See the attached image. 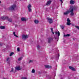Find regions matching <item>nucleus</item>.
I'll use <instances>...</instances> for the list:
<instances>
[{
	"mask_svg": "<svg viewBox=\"0 0 79 79\" xmlns=\"http://www.w3.org/2000/svg\"><path fill=\"white\" fill-rule=\"evenodd\" d=\"M74 9V7L73 6H70V8L69 9V11H67L66 12H64V15H68V14L70 12V15L73 16V15H74V12H73V11Z\"/></svg>",
	"mask_w": 79,
	"mask_h": 79,
	"instance_id": "f257e3e1",
	"label": "nucleus"
},
{
	"mask_svg": "<svg viewBox=\"0 0 79 79\" xmlns=\"http://www.w3.org/2000/svg\"><path fill=\"white\" fill-rule=\"evenodd\" d=\"M16 8V5H14L12 6H11V7L9 8L10 10H14Z\"/></svg>",
	"mask_w": 79,
	"mask_h": 79,
	"instance_id": "f03ea898",
	"label": "nucleus"
},
{
	"mask_svg": "<svg viewBox=\"0 0 79 79\" xmlns=\"http://www.w3.org/2000/svg\"><path fill=\"white\" fill-rule=\"evenodd\" d=\"M28 8V11L29 12H31L32 11V10H31V8L32 6L30 4H29L28 6H27Z\"/></svg>",
	"mask_w": 79,
	"mask_h": 79,
	"instance_id": "7ed1b4c3",
	"label": "nucleus"
},
{
	"mask_svg": "<svg viewBox=\"0 0 79 79\" xmlns=\"http://www.w3.org/2000/svg\"><path fill=\"white\" fill-rule=\"evenodd\" d=\"M22 37L23 40H26L27 38V36L26 35H22Z\"/></svg>",
	"mask_w": 79,
	"mask_h": 79,
	"instance_id": "20e7f679",
	"label": "nucleus"
},
{
	"mask_svg": "<svg viewBox=\"0 0 79 79\" xmlns=\"http://www.w3.org/2000/svg\"><path fill=\"white\" fill-rule=\"evenodd\" d=\"M47 19L49 21V23H50V24H51V23H53V21H52V19L48 17V18H47Z\"/></svg>",
	"mask_w": 79,
	"mask_h": 79,
	"instance_id": "39448f33",
	"label": "nucleus"
},
{
	"mask_svg": "<svg viewBox=\"0 0 79 79\" xmlns=\"http://www.w3.org/2000/svg\"><path fill=\"white\" fill-rule=\"evenodd\" d=\"M1 18L2 20H5V19H8V17L3 16V17H1Z\"/></svg>",
	"mask_w": 79,
	"mask_h": 79,
	"instance_id": "423d86ee",
	"label": "nucleus"
},
{
	"mask_svg": "<svg viewBox=\"0 0 79 79\" xmlns=\"http://www.w3.org/2000/svg\"><path fill=\"white\" fill-rule=\"evenodd\" d=\"M53 40V39L52 38H49L48 39V43H50L51 42H52Z\"/></svg>",
	"mask_w": 79,
	"mask_h": 79,
	"instance_id": "0eeeda50",
	"label": "nucleus"
},
{
	"mask_svg": "<svg viewBox=\"0 0 79 79\" xmlns=\"http://www.w3.org/2000/svg\"><path fill=\"white\" fill-rule=\"evenodd\" d=\"M60 57V54H57L56 55V60H58L59 57Z\"/></svg>",
	"mask_w": 79,
	"mask_h": 79,
	"instance_id": "6e6552de",
	"label": "nucleus"
},
{
	"mask_svg": "<svg viewBox=\"0 0 79 79\" xmlns=\"http://www.w3.org/2000/svg\"><path fill=\"white\" fill-rule=\"evenodd\" d=\"M69 69H71V70H72V71H76V69H75L73 67L69 66Z\"/></svg>",
	"mask_w": 79,
	"mask_h": 79,
	"instance_id": "1a4fd4ad",
	"label": "nucleus"
},
{
	"mask_svg": "<svg viewBox=\"0 0 79 79\" xmlns=\"http://www.w3.org/2000/svg\"><path fill=\"white\" fill-rule=\"evenodd\" d=\"M51 3H52L51 1H48L47 2V3H46V5L49 6L50 4H51Z\"/></svg>",
	"mask_w": 79,
	"mask_h": 79,
	"instance_id": "9d476101",
	"label": "nucleus"
},
{
	"mask_svg": "<svg viewBox=\"0 0 79 79\" xmlns=\"http://www.w3.org/2000/svg\"><path fill=\"white\" fill-rule=\"evenodd\" d=\"M21 19L22 21H27V19L25 18H22Z\"/></svg>",
	"mask_w": 79,
	"mask_h": 79,
	"instance_id": "9b49d317",
	"label": "nucleus"
},
{
	"mask_svg": "<svg viewBox=\"0 0 79 79\" xmlns=\"http://www.w3.org/2000/svg\"><path fill=\"white\" fill-rule=\"evenodd\" d=\"M15 70H17V71H19V70H21V69L19 67H16L15 68Z\"/></svg>",
	"mask_w": 79,
	"mask_h": 79,
	"instance_id": "f8f14e48",
	"label": "nucleus"
},
{
	"mask_svg": "<svg viewBox=\"0 0 79 79\" xmlns=\"http://www.w3.org/2000/svg\"><path fill=\"white\" fill-rule=\"evenodd\" d=\"M6 61H7L8 63H10V58L8 57L7 58Z\"/></svg>",
	"mask_w": 79,
	"mask_h": 79,
	"instance_id": "ddd939ff",
	"label": "nucleus"
},
{
	"mask_svg": "<svg viewBox=\"0 0 79 79\" xmlns=\"http://www.w3.org/2000/svg\"><path fill=\"white\" fill-rule=\"evenodd\" d=\"M55 33L56 35L58 34V37H59V36H60V33L59 31H58V32H57V31H56Z\"/></svg>",
	"mask_w": 79,
	"mask_h": 79,
	"instance_id": "4468645a",
	"label": "nucleus"
},
{
	"mask_svg": "<svg viewBox=\"0 0 79 79\" xmlns=\"http://www.w3.org/2000/svg\"><path fill=\"white\" fill-rule=\"evenodd\" d=\"M70 4H71V5H73V4H74V1L73 0H71L70 1Z\"/></svg>",
	"mask_w": 79,
	"mask_h": 79,
	"instance_id": "2eb2a0df",
	"label": "nucleus"
},
{
	"mask_svg": "<svg viewBox=\"0 0 79 79\" xmlns=\"http://www.w3.org/2000/svg\"><path fill=\"white\" fill-rule=\"evenodd\" d=\"M7 20H8V21H9L10 23H11L12 22V19H8H8Z\"/></svg>",
	"mask_w": 79,
	"mask_h": 79,
	"instance_id": "dca6fc26",
	"label": "nucleus"
},
{
	"mask_svg": "<svg viewBox=\"0 0 79 79\" xmlns=\"http://www.w3.org/2000/svg\"><path fill=\"white\" fill-rule=\"evenodd\" d=\"M0 28L2 29H5V27L3 26H1L0 27Z\"/></svg>",
	"mask_w": 79,
	"mask_h": 79,
	"instance_id": "f3484780",
	"label": "nucleus"
},
{
	"mask_svg": "<svg viewBox=\"0 0 79 79\" xmlns=\"http://www.w3.org/2000/svg\"><path fill=\"white\" fill-rule=\"evenodd\" d=\"M70 36V35H69V34H67L66 35H64V37H69V36Z\"/></svg>",
	"mask_w": 79,
	"mask_h": 79,
	"instance_id": "a211bd4d",
	"label": "nucleus"
},
{
	"mask_svg": "<svg viewBox=\"0 0 79 79\" xmlns=\"http://www.w3.org/2000/svg\"><path fill=\"white\" fill-rule=\"evenodd\" d=\"M45 67L46 68H50V67L48 65H45Z\"/></svg>",
	"mask_w": 79,
	"mask_h": 79,
	"instance_id": "6ab92c4d",
	"label": "nucleus"
},
{
	"mask_svg": "<svg viewBox=\"0 0 79 79\" xmlns=\"http://www.w3.org/2000/svg\"><path fill=\"white\" fill-rule=\"evenodd\" d=\"M13 34L14 35V36H15V37H18V36L17 35H16V34L15 33V32H13Z\"/></svg>",
	"mask_w": 79,
	"mask_h": 79,
	"instance_id": "aec40b11",
	"label": "nucleus"
},
{
	"mask_svg": "<svg viewBox=\"0 0 79 79\" xmlns=\"http://www.w3.org/2000/svg\"><path fill=\"white\" fill-rule=\"evenodd\" d=\"M31 73H35V70H34V69H32L31 71Z\"/></svg>",
	"mask_w": 79,
	"mask_h": 79,
	"instance_id": "412c9836",
	"label": "nucleus"
},
{
	"mask_svg": "<svg viewBox=\"0 0 79 79\" xmlns=\"http://www.w3.org/2000/svg\"><path fill=\"white\" fill-rule=\"evenodd\" d=\"M34 22L35 24H37L39 23V21L38 20H35L34 21Z\"/></svg>",
	"mask_w": 79,
	"mask_h": 79,
	"instance_id": "4be33fe9",
	"label": "nucleus"
},
{
	"mask_svg": "<svg viewBox=\"0 0 79 79\" xmlns=\"http://www.w3.org/2000/svg\"><path fill=\"white\" fill-rule=\"evenodd\" d=\"M67 23L71 22V20H69V18H68L67 19Z\"/></svg>",
	"mask_w": 79,
	"mask_h": 79,
	"instance_id": "5701e85b",
	"label": "nucleus"
},
{
	"mask_svg": "<svg viewBox=\"0 0 79 79\" xmlns=\"http://www.w3.org/2000/svg\"><path fill=\"white\" fill-rule=\"evenodd\" d=\"M60 27L62 29H64V26H63V25H60Z\"/></svg>",
	"mask_w": 79,
	"mask_h": 79,
	"instance_id": "b1692460",
	"label": "nucleus"
},
{
	"mask_svg": "<svg viewBox=\"0 0 79 79\" xmlns=\"http://www.w3.org/2000/svg\"><path fill=\"white\" fill-rule=\"evenodd\" d=\"M23 59V57H21L18 59V61H21Z\"/></svg>",
	"mask_w": 79,
	"mask_h": 79,
	"instance_id": "393cba45",
	"label": "nucleus"
},
{
	"mask_svg": "<svg viewBox=\"0 0 79 79\" xmlns=\"http://www.w3.org/2000/svg\"><path fill=\"white\" fill-rule=\"evenodd\" d=\"M67 24L68 26H70V24H71V23L70 22H67Z\"/></svg>",
	"mask_w": 79,
	"mask_h": 79,
	"instance_id": "a878e982",
	"label": "nucleus"
},
{
	"mask_svg": "<svg viewBox=\"0 0 79 79\" xmlns=\"http://www.w3.org/2000/svg\"><path fill=\"white\" fill-rule=\"evenodd\" d=\"M14 70V69H13V68H12L11 71H10V73H11V72H13Z\"/></svg>",
	"mask_w": 79,
	"mask_h": 79,
	"instance_id": "bb28decb",
	"label": "nucleus"
},
{
	"mask_svg": "<svg viewBox=\"0 0 79 79\" xmlns=\"http://www.w3.org/2000/svg\"><path fill=\"white\" fill-rule=\"evenodd\" d=\"M13 54H14V53L13 52H11L10 55V56H12V55H13Z\"/></svg>",
	"mask_w": 79,
	"mask_h": 79,
	"instance_id": "cd10ccee",
	"label": "nucleus"
},
{
	"mask_svg": "<svg viewBox=\"0 0 79 79\" xmlns=\"http://www.w3.org/2000/svg\"><path fill=\"white\" fill-rule=\"evenodd\" d=\"M54 38L55 39H57V41H58V37H55V36Z\"/></svg>",
	"mask_w": 79,
	"mask_h": 79,
	"instance_id": "c85d7f7f",
	"label": "nucleus"
},
{
	"mask_svg": "<svg viewBox=\"0 0 79 79\" xmlns=\"http://www.w3.org/2000/svg\"><path fill=\"white\" fill-rule=\"evenodd\" d=\"M51 32H52V34H54V32H53V28H51Z\"/></svg>",
	"mask_w": 79,
	"mask_h": 79,
	"instance_id": "c756f323",
	"label": "nucleus"
},
{
	"mask_svg": "<svg viewBox=\"0 0 79 79\" xmlns=\"http://www.w3.org/2000/svg\"><path fill=\"white\" fill-rule=\"evenodd\" d=\"M21 79H27V78L26 77H22Z\"/></svg>",
	"mask_w": 79,
	"mask_h": 79,
	"instance_id": "7c9ffc66",
	"label": "nucleus"
},
{
	"mask_svg": "<svg viewBox=\"0 0 79 79\" xmlns=\"http://www.w3.org/2000/svg\"><path fill=\"white\" fill-rule=\"evenodd\" d=\"M75 27L76 28H77V29H79V26H76Z\"/></svg>",
	"mask_w": 79,
	"mask_h": 79,
	"instance_id": "2f4dec72",
	"label": "nucleus"
},
{
	"mask_svg": "<svg viewBox=\"0 0 79 79\" xmlns=\"http://www.w3.org/2000/svg\"><path fill=\"white\" fill-rule=\"evenodd\" d=\"M37 47L38 49L39 50H40L39 48H40V46H39V45H38L37 46Z\"/></svg>",
	"mask_w": 79,
	"mask_h": 79,
	"instance_id": "473e14b6",
	"label": "nucleus"
},
{
	"mask_svg": "<svg viewBox=\"0 0 79 79\" xmlns=\"http://www.w3.org/2000/svg\"><path fill=\"white\" fill-rule=\"evenodd\" d=\"M17 51L18 52H19V51H20V50H19V48H17Z\"/></svg>",
	"mask_w": 79,
	"mask_h": 79,
	"instance_id": "72a5a7b5",
	"label": "nucleus"
},
{
	"mask_svg": "<svg viewBox=\"0 0 79 79\" xmlns=\"http://www.w3.org/2000/svg\"><path fill=\"white\" fill-rule=\"evenodd\" d=\"M32 62H33V60H31L29 61V63H32Z\"/></svg>",
	"mask_w": 79,
	"mask_h": 79,
	"instance_id": "f704fd0d",
	"label": "nucleus"
},
{
	"mask_svg": "<svg viewBox=\"0 0 79 79\" xmlns=\"http://www.w3.org/2000/svg\"><path fill=\"white\" fill-rule=\"evenodd\" d=\"M60 1L61 3H63V1L62 2V0H59Z\"/></svg>",
	"mask_w": 79,
	"mask_h": 79,
	"instance_id": "c9c22d12",
	"label": "nucleus"
},
{
	"mask_svg": "<svg viewBox=\"0 0 79 79\" xmlns=\"http://www.w3.org/2000/svg\"><path fill=\"white\" fill-rule=\"evenodd\" d=\"M39 74H40V72H38Z\"/></svg>",
	"mask_w": 79,
	"mask_h": 79,
	"instance_id": "e433bc0d",
	"label": "nucleus"
},
{
	"mask_svg": "<svg viewBox=\"0 0 79 79\" xmlns=\"http://www.w3.org/2000/svg\"><path fill=\"white\" fill-rule=\"evenodd\" d=\"M73 26H74V24H73V25H72Z\"/></svg>",
	"mask_w": 79,
	"mask_h": 79,
	"instance_id": "4c0bfd02",
	"label": "nucleus"
}]
</instances>
